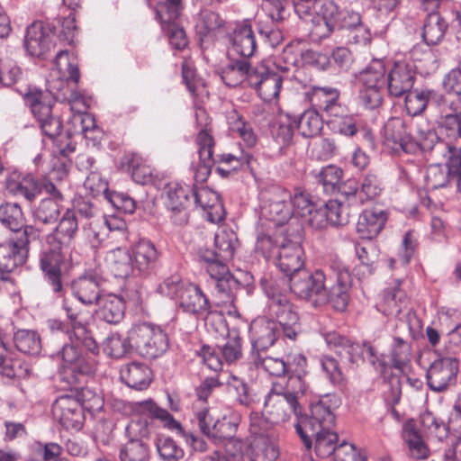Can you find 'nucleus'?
<instances>
[{
  "label": "nucleus",
  "mask_w": 461,
  "mask_h": 461,
  "mask_svg": "<svg viewBox=\"0 0 461 461\" xmlns=\"http://www.w3.org/2000/svg\"><path fill=\"white\" fill-rule=\"evenodd\" d=\"M137 404L140 411L147 413L150 418L161 420L167 429L176 430L194 451L203 452L207 449V443L203 438L185 431L182 425L167 410L158 407L153 401H142Z\"/></svg>",
  "instance_id": "obj_19"
},
{
  "label": "nucleus",
  "mask_w": 461,
  "mask_h": 461,
  "mask_svg": "<svg viewBox=\"0 0 461 461\" xmlns=\"http://www.w3.org/2000/svg\"><path fill=\"white\" fill-rule=\"evenodd\" d=\"M258 67H252L245 59H233L221 69V77L226 86L235 87L242 83L250 86V77L255 76Z\"/></svg>",
  "instance_id": "obj_36"
},
{
  "label": "nucleus",
  "mask_w": 461,
  "mask_h": 461,
  "mask_svg": "<svg viewBox=\"0 0 461 461\" xmlns=\"http://www.w3.org/2000/svg\"><path fill=\"white\" fill-rule=\"evenodd\" d=\"M121 461H149L150 449L143 439L128 440L120 450Z\"/></svg>",
  "instance_id": "obj_54"
},
{
  "label": "nucleus",
  "mask_w": 461,
  "mask_h": 461,
  "mask_svg": "<svg viewBox=\"0 0 461 461\" xmlns=\"http://www.w3.org/2000/svg\"><path fill=\"white\" fill-rule=\"evenodd\" d=\"M266 13L256 19V26L259 36L272 48L283 41V33L279 24L286 17V10L283 2L276 1L275 8L265 5Z\"/></svg>",
  "instance_id": "obj_18"
},
{
  "label": "nucleus",
  "mask_w": 461,
  "mask_h": 461,
  "mask_svg": "<svg viewBox=\"0 0 461 461\" xmlns=\"http://www.w3.org/2000/svg\"><path fill=\"white\" fill-rule=\"evenodd\" d=\"M59 203L54 199H41L33 212L35 221L42 224H54L60 215Z\"/></svg>",
  "instance_id": "obj_58"
},
{
  "label": "nucleus",
  "mask_w": 461,
  "mask_h": 461,
  "mask_svg": "<svg viewBox=\"0 0 461 461\" xmlns=\"http://www.w3.org/2000/svg\"><path fill=\"white\" fill-rule=\"evenodd\" d=\"M220 351L228 364L234 363L242 357L241 339L237 330L229 332L227 341L220 348Z\"/></svg>",
  "instance_id": "obj_64"
},
{
  "label": "nucleus",
  "mask_w": 461,
  "mask_h": 461,
  "mask_svg": "<svg viewBox=\"0 0 461 461\" xmlns=\"http://www.w3.org/2000/svg\"><path fill=\"white\" fill-rule=\"evenodd\" d=\"M342 170L334 165H329L322 167L316 175L315 178L322 190L326 194H332L342 177Z\"/></svg>",
  "instance_id": "obj_61"
},
{
  "label": "nucleus",
  "mask_w": 461,
  "mask_h": 461,
  "mask_svg": "<svg viewBox=\"0 0 461 461\" xmlns=\"http://www.w3.org/2000/svg\"><path fill=\"white\" fill-rule=\"evenodd\" d=\"M407 154L430 152L436 158L446 157L451 152H457L458 148L452 143L440 139L436 130L418 125L416 135L411 136V143L407 144Z\"/></svg>",
  "instance_id": "obj_16"
},
{
  "label": "nucleus",
  "mask_w": 461,
  "mask_h": 461,
  "mask_svg": "<svg viewBox=\"0 0 461 461\" xmlns=\"http://www.w3.org/2000/svg\"><path fill=\"white\" fill-rule=\"evenodd\" d=\"M77 230L78 222L76 212L68 209L51 233H55L59 240L63 239L64 242H70L75 238Z\"/></svg>",
  "instance_id": "obj_56"
},
{
  "label": "nucleus",
  "mask_w": 461,
  "mask_h": 461,
  "mask_svg": "<svg viewBox=\"0 0 461 461\" xmlns=\"http://www.w3.org/2000/svg\"><path fill=\"white\" fill-rule=\"evenodd\" d=\"M130 339L136 351L149 359L162 356L169 348L167 334L160 327L147 322L133 325Z\"/></svg>",
  "instance_id": "obj_11"
},
{
  "label": "nucleus",
  "mask_w": 461,
  "mask_h": 461,
  "mask_svg": "<svg viewBox=\"0 0 461 461\" xmlns=\"http://www.w3.org/2000/svg\"><path fill=\"white\" fill-rule=\"evenodd\" d=\"M55 32L42 22H34L27 27L24 37V48L32 57L46 59L47 54L55 48Z\"/></svg>",
  "instance_id": "obj_22"
},
{
  "label": "nucleus",
  "mask_w": 461,
  "mask_h": 461,
  "mask_svg": "<svg viewBox=\"0 0 461 461\" xmlns=\"http://www.w3.org/2000/svg\"><path fill=\"white\" fill-rule=\"evenodd\" d=\"M95 305L96 318L108 324H119L125 316L126 303L121 295L105 293Z\"/></svg>",
  "instance_id": "obj_33"
},
{
  "label": "nucleus",
  "mask_w": 461,
  "mask_h": 461,
  "mask_svg": "<svg viewBox=\"0 0 461 461\" xmlns=\"http://www.w3.org/2000/svg\"><path fill=\"white\" fill-rule=\"evenodd\" d=\"M267 415L252 412L249 416V438H276L274 425Z\"/></svg>",
  "instance_id": "obj_59"
},
{
  "label": "nucleus",
  "mask_w": 461,
  "mask_h": 461,
  "mask_svg": "<svg viewBox=\"0 0 461 461\" xmlns=\"http://www.w3.org/2000/svg\"><path fill=\"white\" fill-rule=\"evenodd\" d=\"M10 353L9 337L0 329V375L8 378L24 379L29 377L30 365L19 358H9Z\"/></svg>",
  "instance_id": "obj_32"
},
{
  "label": "nucleus",
  "mask_w": 461,
  "mask_h": 461,
  "mask_svg": "<svg viewBox=\"0 0 461 461\" xmlns=\"http://www.w3.org/2000/svg\"><path fill=\"white\" fill-rule=\"evenodd\" d=\"M411 348L410 344L401 338H394L393 345L391 350L392 364H387V369L393 367L396 370L402 372L411 361Z\"/></svg>",
  "instance_id": "obj_57"
},
{
  "label": "nucleus",
  "mask_w": 461,
  "mask_h": 461,
  "mask_svg": "<svg viewBox=\"0 0 461 461\" xmlns=\"http://www.w3.org/2000/svg\"><path fill=\"white\" fill-rule=\"evenodd\" d=\"M237 246V234L230 229L223 228L214 236L216 250L203 249L199 251V257L206 264V271L214 280L215 288L222 295L225 303L232 302L234 291L240 285L226 265L233 258Z\"/></svg>",
  "instance_id": "obj_3"
},
{
  "label": "nucleus",
  "mask_w": 461,
  "mask_h": 461,
  "mask_svg": "<svg viewBox=\"0 0 461 461\" xmlns=\"http://www.w3.org/2000/svg\"><path fill=\"white\" fill-rule=\"evenodd\" d=\"M358 99L366 109L379 107L384 99L386 77L384 63L382 59H373L367 67L359 72Z\"/></svg>",
  "instance_id": "obj_9"
},
{
  "label": "nucleus",
  "mask_w": 461,
  "mask_h": 461,
  "mask_svg": "<svg viewBox=\"0 0 461 461\" xmlns=\"http://www.w3.org/2000/svg\"><path fill=\"white\" fill-rule=\"evenodd\" d=\"M358 198L363 200L364 203L374 200L383 190V183L378 175L373 171L366 173L359 185Z\"/></svg>",
  "instance_id": "obj_62"
},
{
  "label": "nucleus",
  "mask_w": 461,
  "mask_h": 461,
  "mask_svg": "<svg viewBox=\"0 0 461 461\" xmlns=\"http://www.w3.org/2000/svg\"><path fill=\"white\" fill-rule=\"evenodd\" d=\"M444 163L429 165L426 169L425 183L428 189H438L455 184L461 192V159L456 152L442 157Z\"/></svg>",
  "instance_id": "obj_15"
},
{
  "label": "nucleus",
  "mask_w": 461,
  "mask_h": 461,
  "mask_svg": "<svg viewBox=\"0 0 461 461\" xmlns=\"http://www.w3.org/2000/svg\"><path fill=\"white\" fill-rule=\"evenodd\" d=\"M16 348L28 355H38L41 350V339L36 330L22 329L14 333Z\"/></svg>",
  "instance_id": "obj_51"
},
{
  "label": "nucleus",
  "mask_w": 461,
  "mask_h": 461,
  "mask_svg": "<svg viewBox=\"0 0 461 461\" xmlns=\"http://www.w3.org/2000/svg\"><path fill=\"white\" fill-rule=\"evenodd\" d=\"M134 346L130 339V331L127 338H122L118 333H112L103 343L104 353L113 358H121L128 354Z\"/></svg>",
  "instance_id": "obj_55"
},
{
  "label": "nucleus",
  "mask_w": 461,
  "mask_h": 461,
  "mask_svg": "<svg viewBox=\"0 0 461 461\" xmlns=\"http://www.w3.org/2000/svg\"><path fill=\"white\" fill-rule=\"evenodd\" d=\"M226 391L230 398L239 405L249 407L254 402L248 384L240 377L230 375L226 382Z\"/></svg>",
  "instance_id": "obj_50"
},
{
  "label": "nucleus",
  "mask_w": 461,
  "mask_h": 461,
  "mask_svg": "<svg viewBox=\"0 0 461 461\" xmlns=\"http://www.w3.org/2000/svg\"><path fill=\"white\" fill-rule=\"evenodd\" d=\"M286 229L258 230L257 234L255 251L262 256L267 261L274 263L279 253V245L283 243V237L286 235Z\"/></svg>",
  "instance_id": "obj_40"
},
{
  "label": "nucleus",
  "mask_w": 461,
  "mask_h": 461,
  "mask_svg": "<svg viewBox=\"0 0 461 461\" xmlns=\"http://www.w3.org/2000/svg\"><path fill=\"white\" fill-rule=\"evenodd\" d=\"M104 281V277L96 270H86L72 281V295L86 306L95 305L104 294L101 289Z\"/></svg>",
  "instance_id": "obj_21"
},
{
  "label": "nucleus",
  "mask_w": 461,
  "mask_h": 461,
  "mask_svg": "<svg viewBox=\"0 0 461 461\" xmlns=\"http://www.w3.org/2000/svg\"><path fill=\"white\" fill-rule=\"evenodd\" d=\"M230 50L241 59L252 58L257 50V41L252 27L249 23L237 26L230 35Z\"/></svg>",
  "instance_id": "obj_35"
},
{
  "label": "nucleus",
  "mask_w": 461,
  "mask_h": 461,
  "mask_svg": "<svg viewBox=\"0 0 461 461\" xmlns=\"http://www.w3.org/2000/svg\"><path fill=\"white\" fill-rule=\"evenodd\" d=\"M25 222L18 203L0 205V223L12 232L8 238L0 240V280L8 281L9 275L25 263L30 242L39 238V230Z\"/></svg>",
  "instance_id": "obj_1"
},
{
  "label": "nucleus",
  "mask_w": 461,
  "mask_h": 461,
  "mask_svg": "<svg viewBox=\"0 0 461 461\" xmlns=\"http://www.w3.org/2000/svg\"><path fill=\"white\" fill-rule=\"evenodd\" d=\"M264 411L271 422L276 424L286 421L292 414L296 417V422L301 418L309 417L303 414L301 404L294 394L274 391H271L265 398Z\"/></svg>",
  "instance_id": "obj_17"
},
{
  "label": "nucleus",
  "mask_w": 461,
  "mask_h": 461,
  "mask_svg": "<svg viewBox=\"0 0 461 461\" xmlns=\"http://www.w3.org/2000/svg\"><path fill=\"white\" fill-rule=\"evenodd\" d=\"M257 367H262L270 375L281 377L286 375L287 367L285 360L280 357H262L261 354L252 357Z\"/></svg>",
  "instance_id": "obj_63"
},
{
  "label": "nucleus",
  "mask_w": 461,
  "mask_h": 461,
  "mask_svg": "<svg viewBox=\"0 0 461 461\" xmlns=\"http://www.w3.org/2000/svg\"><path fill=\"white\" fill-rule=\"evenodd\" d=\"M282 83L283 77L278 73L269 71L264 66L258 67L255 76L250 77V86L266 103L277 100Z\"/></svg>",
  "instance_id": "obj_27"
},
{
  "label": "nucleus",
  "mask_w": 461,
  "mask_h": 461,
  "mask_svg": "<svg viewBox=\"0 0 461 461\" xmlns=\"http://www.w3.org/2000/svg\"><path fill=\"white\" fill-rule=\"evenodd\" d=\"M52 356L62 360L61 376L70 385L80 382V376L91 375L95 371V361L92 357L85 355L82 349L74 343H65Z\"/></svg>",
  "instance_id": "obj_12"
},
{
  "label": "nucleus",
  "mask_w": 461,
  "mask_h": 461,
  "mask_svg": "<svg viewBox=\"0 0 461 461\" xmlns=\"http://www.w3.org/2000/svg\"><path fill=\"white\" fill-rule=\"evenodd\" d=\"M276 438H249V455L250 461H275L278 456Z\"/></svg>",
  "instance_id": "obj_44"
},
{
  "label": "nucleus",
  "mask_w": 461,
  "mask_h": 461,
  "mask_svg": "<svg viewBox=\"0 0 461 461\" xmlns=\"http://www.w3.org/2000/svg\"><path fill=\"white\" fill-rule=\"evenodd\" d=\"M159 253L153 242L140 240L133 249L134 264L139 274H148L158 262Z\"/></svg>",
  "instance_id": "obj_43"
},
{
  "label": "nucleus",
  "mask_w": 461,
  "mask_h": 461,
  "mask_svg": "<svg viewBox=\"0 0 461 461\" xmlns=\"http://www.w3.org/2000/svg\"><path fill=\"white\" fill-rule=\"evenodd\" d=\"M47 248L39 255V267L43 273L45 282L53 293L61 294L63 291L62 270L64 257L62 254V240H59L55 233L46 237Z\"/></svg>",
  "instance_id": "obj_14"
},
{
  "label": "nucleus",
  "mask_w": 461,
  "mask_h": 461,
  "mask_svg": "<svg viewBox=\"0 0 461 461\" xmlns=\"http://www.w3.org/2000/svg\"><path fill=\"white\" fill-rule=\"evenodd\" d=\"M289 203L293 209V215L302 218L308 217V222L312 217H314L315 211L319 210L312 201L310 194L301 188L294 189V194L291 195Z\"/></svg>",
  "instance_id": "obj_53"
},
{
  "label": "nucleus",
  "mask_w": 461,
  "mask_h": 461,
  "mask_svg": "<svg viewBox=\"0 0 461 461\" xmlns=\"http://www.w3.org/2000/svg\"><path fill=\"white\" fill-rule=\"evenodd\" d=\"M382 140L384 146L396 154H407V144L411 143V135L407 131L403 119L391 117L384 123L382 131Z\"/></svg>",
  "instance_id": "obj_29"
},
{
  "label": "nucleus",
  "mask_w": 461,
  "mask_h": 461,
  "mask_svg": "<svg viewBox=\"0 0 461 461\" xmlns=\"http://www.w3.org/2000/svg\"><path fill=\"white\" fill-rule=\"evenodd\" d=\"M105 260L115 277L127 278L137 272L133 264V256L125 249L116 248L110 250Z\"/></svg>",
  "instance_id": "obj_42"
},
{
  "label": "nucleus",
  "mask_w": 461,
  "mask_h": 461,
  "mask_svg": "<svg viewBox=\"0 0 461 461\" xmlns=\"http://www.w3.org/2000/svg\"><path fill=\"white\" fill-rule=\"evenodd\" d=\"M296 123L299 133L304 138H313L322 130L323 121L316 110L309 109L304 111L297 120Z\"/></svg>",
  "instance_id": "obj_52"
},
{
  "label": "nucleus",
  "mask_w": 461,
  "mask_h": 461,
  "mask_svg": "<svg viewBox=\"0 0 461 461\" xmlns=\"http://www.w3.org/2000/svg\"><path fill=\"white\" fill-rule=\"evenodd\" d=\"M192 422L198 426L200 431L213 442L221 443L235 437L239 418L224 415L222 418L214 420L207 406L199 407L197 403H194Z\"/></svg>",
  "instance_id": "obj_13"
},
{
  "label": "nucleus",
  "mask_w": 461,
  "mask_h": 461,
  "mask_svg": "<svg viewBox=\"0 0 461 461\" xmlns=\"http://www.w3.org/2000/svg\"><path fill=\"white\" fill-rule=\"evenodd\" d=\"M327 116L328 126L333 132L348 137H352L357 133V119L345 113L341 105L339 106V109H334L332 113H328Z\"/></svg>",
  "instance_id": "obj_47"
},
{
  "label": "nucleus",
  "mask_w": 461,
  "mask_h": 461,
  "mask_svg": "<svg viewBox=\"0 0 461 461\" xmlns=\"http://www.w3.org/2000/svg\"><path fill=\"white\" fill-rule=\"evenodd\" d=\"M53 418L66 429L79 430L83 424L82 406L75 397L61 395L52 403Z\"/></svg>",
  "instance_id": "obj_26"
},
{
  "label": "nucleus",
  "mask_w": 461,
  "mask_h": 461,
  "mask_svg": "<svg viewBox=\"0 0 461 461\" xmlns=\"http://www.w3.org/2000/svg\"><path fill=\"white\" fill-rule=\"evenodd\" d=\"M447 23L438 13L431 11L423 25L422 38L427 45H436L444 37Z\"/></svg>",
  "instance_id": "obj_49"
},
{
  "label": "nucleus",
  "mask_w": 461,
  "mask_h": 461,
  "mask_svg": "<svg viewBox=\"0 0 461 461\" xmlns=\"http://www.w3.org/2000/svg\"><path fill=\"white\" fill-rule=\"evenodd\" d=\"M288 280L291 292L313 307H319L328 303L326 276L322 270L317 269L311 272L303 269L292 275Z\"/></svg>",
  "instance_id": "obj_10"
},
{
  "label": "nucleus",
  "mask_w": 461,
  "mask_h": 461,
  "mask_svg": "<svg viewBox=\"0 0 461 461\" xmlns=\"http://www.w3.org/2000/svg\"><path fill=\"white\" fill-rule=\"evenodd\" d=\"M431 95L429 90H410L405 94V109L409 115L417 116L424 112Z\"/></svg>",
  "instance_id": "obj_60"
},
{
  "label": "nucleus",
  "mask_w": 461,
  "mask_h": 461,
  "mask_svg": "<svg viewBox=\"0 0 461 461\" xmlns=\"http://www.w3.org/2000/svg\"><path fill=\"white\" fill-rule=\"evenodd\" d=\"M7 189L15 196L33 202L40 195V179L32 175H26L18 180H8Z\"/></svg>",
  "instance_id": "obj_48"
},
{
  "label": "nucleus",
  "mask_w": 461,
  "mask_h": 461,
  "mask_svg": "<svg viewBox=\"0 0 461 461\" xmlns=\"http://www.w3.org/2000/svg\"><path fill=\"white\" fill-rule=\"evenodd\" d=\"M458 370V361L456 358L437 359L427 370V384L433 392L445 391L456 382Z\"/></svg>",
  "instance_id": "obj_24"
},
{
  "label": "nucleus",
  "mask_w": 461,
  "mask_h": 461,
  "mask_svg": "<svg viewBox=\"0 0 461 461\" xmlns=\"http://www.w3.org/2000/svg\"><path fill=\"white\" fill-rule=\"evenodd\" d=\"M303 226L297 221L287 225L286 235L279 245V253L274 264L288 279L292 275L303 269L304 251L302 247Z\"/></svg>",
  "instance_id": "obj_8"
},
{
  "label": "nucleus",
  "mask_w": 461,
  "mask_h": 461,
  "mask_svg": "<svg viewBox=\"0 0 461 461\" xmlns=\"http://www.w3.org/2000/svg\"><path fill=\"white\" fill-rule=\"evenodd\" d=\"M260 284L268 298V320H273L278 324L285 338L295 340L300 330V324L299 316L294 304L281 292L277 280L263 277Z\"/></svg>",
  "instance_id": "obj_5"
},
{
  "label": "nucleus",
  "mask_w": 461,
  "mask_h": 461,
  "mask_svg": "<svg viewBox=\"0 0 461 461\" xmlns=\"http://www.w3.org/2000/svg\"><path fill=\"white\" fill-rule=\"evenodd\" d=\"M196 143L199 161L195 166H193L194 178L197 183H203L210 176L215 163L212 157L214 140L205 130H201L197 135Z\"/></svg>",
  "instance_id": "obj_31"
},
{
  "label": "nucleus",
  "mask_w": 461,
  "mask_h": 461,
  "mask_svg": "<svg viewBox=\"0 0 461 461\" xmlns=\"http://www.w3.org/2000/svg\"><path fill=\"white\" fill-rule=\"evenodd\" d=\"M329 402L327 396L312 404L310 417L301 418L294 424L295 431L307 449L312 448V438H315V453L321 458L334 455L339 446V437L331 431L335 415Z\"/></svg>",
  "instance_id": "obj_4"
},
{
  "label": "nucleus",
  "mask_w": 461,
  "mask_h": 461,
  "mask_svg": "<svg viewBox=\"0 0 461 461\" xmlns=\"http://www.w3.org/2000/svg\"><path fill=\"white\" fill-rule=\"evenodd\" d=\"M194 187L178 182H172L166 186V206L173 213L175 223L182 225L188 220L187 208L191 204Z\"/></svg>",
  "instance_id": "obj_23"
},
{
  "label": "nucleus",
  "mask_w": 461,
  "mask_h": 461,
  "mask_svg": "<svg viewBox=\"0 0 461 461\" xmlns=\"http://www.w3.org/2000/svg\"><path fill=\"white\" fill-rule=\"evenodd\" d=\"M386 221L385 211L377 208L366 209L358 217L357 232L361 239L370 240L381 232Z\"/></svg>",
  "instance_id": "obj_37"
},
{
  "label": "nucleus",
  "mask_w": 461,
  "mask_h": 461,
  "mask_svg": "<svg viewBox=\"0 0 461 461\" xmlns=\"http://www.w3.org/2000/svg\"><path fill=\"white\" fill-rule=\"evenodd\" d=\"M194 203L196 206L207 211V220L218 222L224 219L223 205L216 192L208 187H194Z\"/></svg>",
  "instance_id": "obj_39"
},
{
  "label": "nucleus",
  "mask_w": 461,
  "mask_h": 461,
  "mask_svg": "<svg viewBox=\"0 0 461 461\" xmlns=\"http://www.w3.org/2000/svg\"><path fill=\"white\" fill-rule=\"evenodd\" d=\"M291 194L279 187L273 188L269 197L261 206V216L274 223L277 229H285V226L293 216V209L289 203Z\"/></svg>",
  "instance_id": "obj_20"
},
{
  "label": "nucleus",
  "mask_w": 461,
  "mask_h": 461,
  "mask_svg": "<svg viewBox=\"0 0 461 461\" xmlns=\"http://www.w3.org/2000/svg\"><path fill=\"white\" fill-rule=\"evenodd\" d=\"M334 32L347 44L366 46L372 41L371 30L359 13L340 9L335 2L327 1L320 6L310 35L313 41H321Z\"/></svg>",
  "instance_id": "obj_2"
},
{
  "label": "nucleus",
  "mask_w": 461,
  "mask_h": 461,
  "mask_svg": "<svg viewBox=\"0 0 461 461\" xmlns=\"http://www.w3.org/2000/svg\"><path fill=\"white\" fill-rule=\"evenodd\" d=\"M121 379L129 387L142 391L149 386L152 371L146 364L131 362L121 370Z\"/></svg>",
  "instance_id": "obj_41"
},
{
  "label": "nucleus",
  "mask_w": 461,
  "mask_h": 461,
  "mask_svg": "<svg viewBox=\"0 0 461 461\" xmlns=\"http://www.w3.org/2000/svg\"><path fill=\"white\" fill-rule=\"evenodd\" d=\"M352 350L346 349L342 358L347 359L349 363L359 365L361 362L367 361L374 368L382 375L386 374L387 363L381 359L377 355L375 348L365 342L362 346L351 342Z\"/></svg>",
  "instance_id": "obj_38"
},
{
  "label": "nucleus",
  "mask_w": 461,
  "mask_h": 461,
  "mask_svg": "<svg viewBox=\"0 0 461 461\" xmlns=\"http://www.w3.org/2000/svg\"><path fill=\"white\" fill-rule=\"evenodd\" d=\"M331 268L336 271V283L328 291V298L332 307L339 312L347 309L349 302V288L351 286V275L349 270L340 262H334Z\"/></svg>",
  "instance_id": "obj_30"
},
{
  "label": "nucleus",
  "mask_w": 461,
  "mask_h": 461,
  "mask_svg": "<svg viewBox=\"0 0 461 461\" xmlns=\"http://www.w3.org/2000/svg\"><path fill=\"white\" fill-rule=\"evenodd\" d=\"M349 221V214L347 208L338 200H330L323 208L315 211L314 217L309 220V224L316 228L324 226L329 222L333 226L346 225Z\"/></svg>",
  "instance_id": "obj_34"
},
{
  "label": "nucleus",
  "mask_w": 461,
  "mask_h": 461,
  "mask_svg": "<svg viewBox=\"0 0 461 461\" xmlns=\"http://www.w3.org/2000/svg\"><path fill=\"white\" fill-rule=\"evenodd\" d=\"M282 329L273 320L258 318L254 320L249 326V334L251 340V357L261 354L272 347Z\"/></svg>",
  "instance_id": "obj_25"
},
{
  "label": "nucleus",
  "mask_w": 461,
  "mask_h": 461,
  "mask_svg": "<svg viewBox=\"0 0 461 461\" xmlns=\"http://www.w3.org/2000/svg\"><path fill=\"white\" fill-rule=\"evenodd\" d=\"M414 66L396 62L386 77V89L391 96L400 97L411 90L415 81Z\"/></svg>",
  "instance_id": "obj_28"
},
{
  "label": "nucleus",
  "mask_w": 461,
  "mask_h": 461,
  "mask_svg": "<svg viewBox=\"0 0 461 461\" xmlns=\"http://www.w3.org/2000/svg\"><path fill=\"white\" fill-rule=\"evenodd\" d=\"M122 169L130 173L134 182L146 185L151 182L152 171L142 158L135 153L125 154L121 160Z\"/></svg>",
  "instance_id": "obj_45"
},
{
  "label": "nucleus",
  "mask_w": 461,
  "mask_h": 461,
  "mask_svg": "<svg viewBox=\"0 0 461 461\" xmlns=\"http://www.w3.org/2000/svg\"><path fill=\"white\" fill-rule=\"evenodd\" d=\"M340 93L332 86H312L310 100L312 104L322 110L327 114L332 113L334 109H339Z\"/></svg>",
  "instance_id": "obj_46"
},
{
  "label": "nucleus",
  "mask_w": 461,
  "mask_h": 461,
  "mask_svg": "<svg viewBox=\"0 0 461 461\" xmlns=\"http://www.w3.org/2000/svg\"><path fill=\"white\" fill-rule=\"evenodd\" d=\"M160 290L166 295L175 298L185 313L205 318L212 312V303L202 289L194 284L182 282L178 276L166 279L160 285Z\"/></svg>",
  "instance_id": "obj_6"
},
{
  "label": "nucleus",
  "mask_w": 461,
  "mask_h": 461,
  "mask_svg": "<svg viewBox=\"0 0 461 461\" xmlns=\"http://www.w3.org/2000/svg\"><path fill=\"white\" fill-rule=\"evenodd\" d=\"M17 91L23 96L42 134L52 140L59 137L63 124L60 118L52 113L54 100L51 94L31 86H26L24 90L17 89Z\"/></svg>",
  "instance_id": "obj_7"
}]
</instances>
